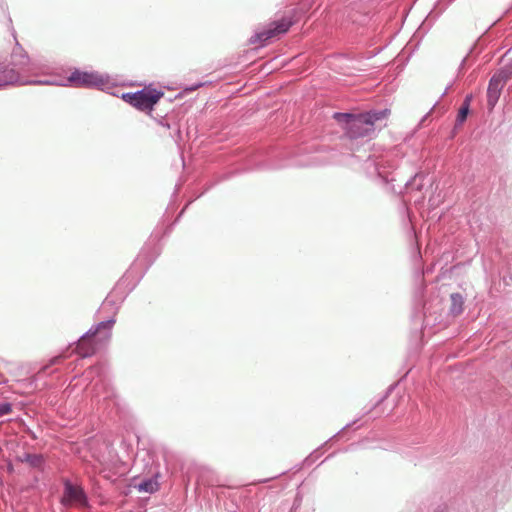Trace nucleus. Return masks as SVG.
Listing matches in <instances>:
<instances>
[{"label":"nucleus","instance_id":"obj_1","mask_svg":"<svg viewBox=\"0 0 512 512\" xmlns=\"http://www.w3.org/2000/svg\"><path fill=\"white\" fill-rule=\"evenodd\" d=\"M388 115L389 110H382L358 115L336 113L335 118L339 122L345 123V130L351 138H358L373 133L375 123L379 120L386 119Z\"/></svg>","mask_w":512,"mask_h":512},{"label":"nucleus","instance_id":"obj_2","mask_svg":"<svg viewBox=\"0 0 512 512\" xmlns=\"http://www.w3.org/2000/svg\"><path fill=\"white\" fill-rule=\"evenodd\" d=\"M113 324V320H107L90 329L78 340L75 352L82 358L94 355L97 349L111 338Z\"/></svg>","mask_w":512,"mask_h":512},{"label":"nucleus","instance_id":"obj_3","mask_svg":"<svg viewBox=\"0 0 512 512\" xmlns=\"http://www.w3.org/2000/svg\"><path fill=\"white\" fill-rule=\"evenodd\" d=\"M163 96L162 91L146 86L137 92L124 93L122 99L134 108L150 113Z\"/></svg>","mask_w":512,"mask_h":512},{"label":"nucleus","instance_id":"obj_4","mask_svg":"<svg viewBox=\"0 0 512 512\" xmlns=\"http://www.w3.org/2000/svg\"><path fill=\"white\" fill-rule=\"evenodd\" d=\"M67 80L74 87L102 88L107 84V79L103 75L80 70L72 72Z\"/></svg>","mask_w":512,"mask_h":512},{"label":"nucleus","instance_id":"obj_5","mask_svg":"<svg viewBox=\"0 0 512 512\" xmlns=\"http://www.w3.org/2000/svg\"><path fill=\"white\" fill-rule=\"evenodd\" d=\"M292 24V19L283 17L279 21L273 22L270 28L256 33L254 36L250 38L249 42L252 45H264L266 41L286 33L290 29Z\"/></svg>","mask_w":512,"mask_h":512},{"label":"nucleus","instance_id":"obj_6","mask_svg":"<svg viewBox=\"0 0 512 512\" xmlns=\"http://www.w3.org/2000/svg\"><path fill=\"white\" fill-rule=\"evenodd\" d=\"M61 503L64 506H84L86 505V496L81 487L66 482Z\"/></svg>","mask_w":512,"mask_h":512},{"label":"nucleus","instance_id":"obj_7","mask_svg":"<svg viewBox=\"0 0 512 512\" xmlns=\"http://www.w3.org/2000/svg\"><path fill=\"white\" fill-rule=\"evenodd\" d=\"M506 76L501 72L494 75L488 85L487 101L488 105L493 107L497 102L500 92L504 86Z\"/></svg>","mask_w":512,"mask_h":512},{"label":"nucleus","instance_id":"obj_8","mask_svg":"<svg viewBox=\"0 0 512 512\" xmlns=\"http://www.w3.org/2000/svg\"><path fill=\"white\" fill-rule=\"evenodd\" d=\"M29 62L28 55L20 45H16L12 52V63L16 66H25Z\"/></svg>","mask_w":512,"mask_h":512},{"label":"nucleus","instance_id":"obj_9","mask_svg":"<svg viewBox=\"0 0 512 512\" xmlns=\"http://www.w3.org/2000/svg\"><path fill=\"white\" fill-rule=\"evenodd\" d=\"M450 298H451V307H450L451 313L454 315L461 314L463 311V304H464L462 295L459 293H454V294H451Z\"/></svg>","mask_w":512,"mask_h":512},{"label":"nucleus","instance_id":"obj_10","mask_svg":"<svg viewBox=\"0 0 512 512\" xmlns=\"http://www.w3.org/2000/svg\"><path fill=\"white\" fill-rule=\"evenodd\" d=\"M470 100H471V95L466 96L461 108L459 109L458 115H457V119H456L457 124H462L466 120L468 112H469Z\"/></svg>","mask_w":512,"mask_h":512},{"label":"nucleus","instance_id":"obj_11","mask_svg":"<svg viewBox=\"0 0 512 512\" xmlns=\"http://www.w3.org/2000/svg\"><path fill=\"white\" fill-rule=\"evenodd\" d=\"M159 489V483L155 479H148L146 481H143L138 485V490L147 492V493H153Z\"/></svg>","mask_w":512,"mask_h":512},{"label":"nucleus","instance_id":"obj_12","mask_svg":"<svg viewBox=\"0 0 512 512\" xmlns=\"http://www.w3.org/2000/svg\"><path fill=\"white\" fill-rule=\"evenodd\" d=\"M23 461L29 463L33 467H39L42 464L43 459H42V456H40V455L26 454L24 456Z\"/></svg>","mask_w":512,"mask_h":512},{"label":"nucleus","instance_id":"obj_13","mask_svg":"<svg viewBox=\"0 0 512 512\" xmlns=\"http://www.w3.org/2000/svg\"><path fill=\"white\" fill-rule=\"evenodd\" d=\"M13 81H14V75H13L12 71H10L9 73H4L3 75H0V87L11 84V83H13Z\"/></svg>","mask_w":512,"mask_h":512},{"label":"nucleus","instance_id":"obj_14","mask_svg":"<svg viewBox=\"0 0 512 512\" xmlns=\"http://www.w3.org/2000/svg\"><path fill=\"white\" fill-rule=\"evenodd\" d=\"M12 406L10 403H0V417L11 413Z\"/></svg>","mask_w":512,"mask_h":512},{"label":"nucleus","instance_id":"obj_15","mask_svg":"<svg viewBox=\"0 0 512 512\" xmlns=\"http://www.w3.org/2000/svg\"><path fill=\"white\" fill-rule=\"evenodd\" d=\"M60 358H61L60 356H59V357H55V358L52 360V363H57V362L59 361V359H60Z\"/></svg>","mask_w":512,"mask_h":512}]
</instances>
